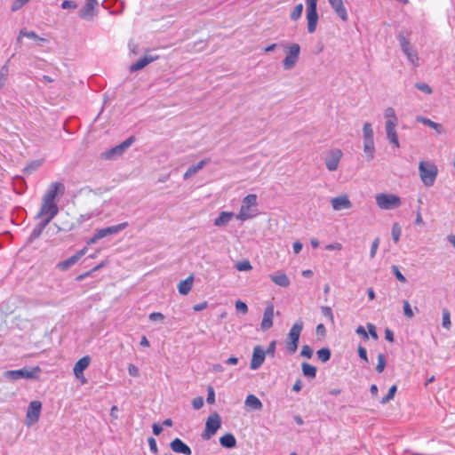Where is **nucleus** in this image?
I'll return each mask as SVG.
<instances>
[{
	"instance_id": "obj_47",
	"label": "nucleus",
	"mask_w": 455,
	"mask_h": 455,
	"mask_svg": "<svg viewBox=\"0 0 455 455\" xmlns=\"http://www.w3.org/2000/svg\"><path fill=\"white\" fill-rule=\"evenodd\" d=\"M403 314L407 318H412L414 316L413 311L408 300L403 301Z\"/></svg>"
},
{
	"instance_id": "obj_21",
	"label": "nucleus",
	"mask_w": 455,
	"mask_h": 455,
	"mask_svg": "<svg viewBox=\"0 0 455 455\" xmlns=\"http://www.w3.org/2000/svg\"><path fill=\"white\" fill-rule=\"evenodd\" d=\"M90 363H91V357L89 355H85V356L82 357L76 363V364L73 368L74 375L76 376V378L84 379V371L90 365ZM84 381H85V379H83V382H84Z\"/></svg>"
},
{
	"instance_id": "obj_27",
	"label": "nucleus",
	"mask_w": 455,
	"mask_h": 455,
	"mask_svg": "<svg viewBox=\"0 0 455 455\" xmlns=\"http://www.w3.org/2000/svg\"><path fill=\"white\" fill-rule=\"evenodd\" d=\"M416 121L434 129L438 134H442L444 132L443 126L441 124L435 123L430 120L429 118L419 116L416 117Z\"/></svg>"
},
{
	"instance_id": "obj_40",
	"label": "nucleus",
	"mask_w": 455,
	"mask_h": 455,
	"mask_svg": "<svg viewBox=\"0 0 455 455\" xmlns=\"http://www.w3.org/2000/svg\"><path fill=\"white\" fill-rule=\"evenodd\" d=\"M316 355L321 362L326 363L331 358V350L328 347H323L316 352Z\"/></svg>"
},
{
	"instance_id": "obj_63",
	"label": "nucleus",
	"mask_w": 455,
	"mask_h": 455,
	"mask_svg": "<svg viewBox=\"0 0 455 455\" xmlns=\"http://www.w3.org/2000/svg\"><path fill=\"white\" fill-rule=\"evenodd\" d=\"M355 332H356L358 335L362 336V337H363V339H368V338H369L368 333L366 332V331H365L364 327H363V326H362V325H360V326H358V327L356 328Z\"/></svg>"
},
{
	"instance_id": "obj_35",
	"label": "nucleus",
	"mask_w": 455,
	"mask_h": 455,
	"mask_svg": "<svg viewBox=\"0 0 455 455\" xmlns=\"http://www.w3.org/2000/svg\"><path fill=\"white\" fill-rule=\"evenodd\" d=\"M78 260H79V259L77 258V256L76 254H74L73 256L69 257L68 259L59 262L57 264V267L61 271H67L69 267H71L73 265H75Z\"/></svg>"
},
{
	"instance_id": "obj_64",
	"label": "nucleus",
	"mask_w": 455,
	"mask_h": 455,
	"mask_svg": "<svg viewBox=\"0 0 455 455\" xmlns=\"http://www.w3.org/2000/svg\"><path fill=\"white\" fill-rule=\"evenodd\" d=\"M367 328H368V331H369L370 335H371L374 339H378V334H377V332H376V328H375V326H374L372 323H368V324H367Z\"/></svg>"
},
{
	"instance_id": "obj_11",
	"label": "nucleus",
	"mask_w": 455,
	"mask_h": 455,
	"mask_svg": "<svg viewBox=\"0 0 455 455\" xmlns=\"http://www.w3.org/2000/svg\"><path fill=\"white\" fill-rule=\"evenodd\" d=\"M343 152L339 148L330 149L324 156V164L329 172H334L339 168Z\"/></svg>"
},
{
	"instance_id": "obj_18",
	"label": "nucleus",
	"mask_w": 455,
	"mask_h": 455,
	"mask_svg": "<svg viewBox=\"0 0 455 455\" xmlns=\"http://www.w3.org/2000/svg\"><path fill=\"white\" fill-rule=\"evenodd\" d=\"M64 185L60 182H52L48 189L46 190L45 194L43 196V199L56 202V197L59 193L64 192Z\"/></svg>"
},
{
	"instance_id": "obj_50",
	"label": "nucleus",
	"mask_w": 455,
	"mask_h": 455,
	"mask_svg": "<svg viewBox=\"0 0 455 455\" xmlns=\"http://www.w3.org/2000/svg\"><path fill=\"white\" fill-rule=\"evenodd\" d=\"M300 355L302 357H305V358H307V359H310L313 355V349L311 348L310 346L308 345H304L301 348V351H300Z\"/></svg>"
},
{
	"instance_id": "obj_56",
	"label": "nucleus",
	"mask_w": 455,
	"mask_h": 455,
	"mask_svg": "<svg viewBox=\"0 0 455 455\" xmlns=\"http://www.w3.org/2000/svg\"><path fill=\"white\" fill-rule=\"evenodd\" d=\"M379 239L375 238L371 243V251H370V257L371 259H373L375 257L377 250L379 248Z\"/></svg>"
},
{
	"instance_id": "obj_46",
	"label": "nucleus",
	"mask_w": 455,
	"mask_h": 455,
	"mask_svg": "<svg viewBox=\"0 0 455 455\" xmlns=\"http://www.w3.org/2000/svg\"><path fill=\"white\" fill-rule=\"evenodd\" d=\"M321 312H322L323 315L324 317H326L327 319H329L331 323L334 322L333 313L330 307H328V306L322 307Z\"/></svg>"
},
{
	"instance_id": "obj_32",
	"label": "nucleus",
	"mask_w": 455,
	"mask_h": 455,
	"mask_svg": "<svg viewBox=\"0 0 455 455\" xmlns=\"http://www.w3.org/2000/svg\"><path fill=\"white\" fill-rule=\"evenodd\" d=\"M235 216L231 212H222L215 220L214 225L217 227L226 226Z\"/></svg>"
},
{
	"instance_id": "obj_33",
	"label": "nucleus",
	"mask_w": 455,
	"mask_h": 455,
	"mask_svg": "<svg viewBox=\"0 0 455 455\" xmlns=\"http://www.w3.org/2000/svg\"><path fill=\"white\" fill-rule=\"evenodd\" d=\"M220 443L221 446H223L225 448L231 449L235 446L236 440H235V437L234 436V435L228 433V434L222 435L220 438Z\"/></svg>"
},
{
	"instance_id": "obj_51",
	"label": "nucleus",
	"mask_w": 455,
	"mask_h": 455,
	"mask_svg": "<svg viewBox=\"0 0 455 455\" xmlns=\"http://www.w3.org/2000/svg\"><path fill=\"white\" fill-rule=\"evenodd\" d=\"M29 2V0H14L11 10L12 12H17L20 8H22L25 4H27Z\"/></svg>"
},
{
	"instance_id": "obj_53",
	"label": "nucleus",
	"mask_w": 455,
	"mask_h": 455,
	"mask_svg": "<svg viewBox=\"0 0 455 455\" xmlns=\"http://www.w3.org/2000/svg\"><path fill=\"white\" fill-rule=\"evenodd\" d=\"M235 309L243 315L248 312L247 305L242 300L235 301Z\"/></svg>"
},
{
	"instance_id": "obj_24",
	"label": "nucleus",
	"mask_w": 455,
	"mask_h": 455,
	"mask_svg": "<svg viewBox=\"0 0 455 455\" xmlns=\"http://www.w3.org/2000/svg\"><path fill=\"white\" fill-rule=\"evenodd\" d=\"M170 447L172 451L176 453H180L184 455H191L192 451L188 445H187L180 438H175L170 443Z\"/></svg>"
},
{
	"instance_id": "obj_14",
	"label": "nucleus",
	"mask_w": 455,
	"mask_h": 455,
	"mask_svg": "<svg viewBox=\"0 0 455 455\" xmlns=\"http://www.w3.org/2000/svg\"><path fill=\"white\" fill-rule=\"evenodd\" d=\"M97 6V0H86L85 5L79 12V17L87 20H93L96 16Z\"/></svg>"
},
{
	"instance_id": "obj_3",
	"label": "nucleus",
	"mask_w": 455,
	"mask_h": 455,
	"mask_svg": "<svg viewBox=\"0 0 455 455\" xmlns=\"http://www.w3.org/2000/svg\"><path fill=\"white\" fill-rule=\"evenodd\" d=\"M419 174L426 187H432L437 178L438 168L431 161H420L419 164Z\"/></svg>"
},
{
	"instance_id": "obj_38",
	"label": "nucleus",
	"mask_w": 455,
	"mask_h": 455,
	"mask_svg": "<svg viewBox=\"0 0 455 455\" xmlns=\"http://www.w3.org/2000/svg\"><path fill=\"white\" fill-rule=\"evenodd\" d=\"M9 65L5 63L0 68V91L5 86L9 77Z\"/></svg>"
},
{
	"instance_id": "obj_8",
	"label": "nucleus",
	"mask_w": 455,
	"mask_h": 455,
	"mask_svg": "<svg viewBox=\"0 0 455 455\" xmlns=\"http://www.w3.org/2000/svg\"><path fill=\"white\" fill-rule=\"evenodd\" d=\"M41 372L40 367L36 366L32 368L31 370L22 368L20 370H12L7 371L4 372V375L7 379L16 380L20 379H36L39 378Z\"/></svg>"
},
{
	"instance_id": "obj_20",
	"label": "nucleus",
	"mask_w": 455,
	"mask_h": 455,
	"mask_svg": "<svg viewBox=\"0 0 455 455\" xmlns=\"http://www.w3.org/2000/svg\"><path fill=\"white\" fill-rule=\"evenodd\" d=\"M128 227V222H122L117 225L107 227L104 228L97 229L98 235H100V238H104L108 235H116Z\"/></svg>"
},
{
	"instance_id": "obj_54",
	"label": "nucleus",
	"mask_w": 455,
	"mask_h": 455,
	"mask_svg": "<svg viewBox=\"0 0 455 455\" xmlns=\"http://www.w3.org/2000/svg\"><path fill=\"white\" fill-rule=\"evenodd\" d=\"M99 215V212H88V213H85V214H82L80 215L79 219H78V222L80 223H83V222H85L91 219H92L93 217H96Z\"/></svg>"
},
{
	"instance_id": "obj_7",
	"label": "nucleus",
	"mask_w": 455,
	"mask_h": 455,
	"mask_svg": "<svg viewBox=\"0 0 455 455\" xmlns=\"http://www.w3.org/2000/svg\"><path fill=\"white\" fill-rule=\"evenodd\" d=\"M59 207L57 202L42 199V204L36 219H41L46 223H50L52 220L58 214Z\"/></svg>"
},
{
	"instance_id": "obj_30",
	"label": "nucleus",
	"mask_w": 455,
	"mask_h": 455,
	"mask_svg": "<svg viewBox=\"0 0 455 455\" xmlns=\"http://www.w3.org/2000/svg\"><path fill=\"white\" fill-rule=\"evenodd\" d=\"M384 118H385V124H393L397 125L398 124V117L396 116V112L394 108L387 107L384 110Z\"/></svg>"
},
{
	"instance_id": "obj_9",
	"label": "nucleus",
	"mask_w": 455,
	"mask_h": 455,
	"mask_svg": "<svg viewBox=\"0 0 455 455\" xmlns=\"http://www.w3.org/2000/svg\"><path fill=\"white\" fill-rule=\"evenodd\" d=\"M286 49V56L283 60V67L285 70H291L296 66L299 60L300 46L299 44L293 43L290 44Z\"/></svg>"
},
{
	"instance_id": "obj_6",
	"label": "nucleus",
	"mask_w": 455,
	"mask_h": 455,
	"mask_svg": "<svg viewBox=\"0 0 455 455\" xmlns=\"http://www.w3.org/2000/svg\"><path fill=\"white\" fill-rule=\"evenodd\" d=\"M318 0H306L307 28L309 34L316 30L319 16L317 12Z\"/></svg>"
},
{
	"instance_id": "obj_43",
	"label": "nucleus",
	"mask_w": 455,
	"mask_h": 455,
	"mask_svg": "<svg viewBox=\"0 0 455 455\" xmlns=\"http://www.w3.org/2000/svg\"><path fill=\"white\" fill-rule=\"evenodd\" d=\"M235 268L238 271H250L252 269V266L248 259H243V260L238 261L235 264Z\"/></svg>"
},
{
	"instance_id": "obj_62",
	"label": "nucleus",
	"mask_w": 455,
	"mask_h": 455,
	"mask_svg": "<svg viewBox=\"0 0 455 455\" xmlns=\"http://www.w3.org/2000/svg\"><path fill=\"white\" fill-rule=\"evenodd\" d=\"M342 249V244L339 243H330L325 246V250L327 251H340Z\"/></svg>"
},
{
	"instance_id": "obj_31",
	"label": "nucleus",
	"mask_w": 455,
	"mask_h": 455,
	"mask_svg": "<svg viewBox=\"0 0 455 455\" xmlns=\"http://www.w3.org/2000/svg\"><path fill=\"white\" fill-rule=\"evenodd\" d=\"M194 276L191 275L178 284V291L182 295H187L192 289Z\"/></svg>"
},
{
	"instance_id": "obj_28",
	"label": "nucleus",
	"mask_w": 455,
	"mask_h": 455,
	"mask_svg": "<svg viewBox=\"0 0 455 455\" xmlns=\"http://www.w3.org/2000/svg\"><path fill=\"white\" fill-rule=\"evenodd\" d=\"M244 405L253 411H260L263 407L261 401L255 395H248Z\"/></svg>"
},
{
	"instance_id": "obj_58",
	"label": "nucleus",
	"mask_w": 455,
	"mask_h": 455,
	"mask_svg": "<svg viewBox=\"0 0 455 455\" xmlns=\"http://www.w3.org/2000/svg\"><path fill=\"white\" fill-rule=\"evenodd\" d=\"M148 442L150 451L154 454H156L158 452V449H157V444H156V439L154 437H149Z\"/></svg>"
},
{
	"instance_id": "obj_19",
	"label": "nucleus",
	"mask_w": 455,
	"mask_h": 455,
	"mask_svg": "<svg viewBox=\"0 0 455 455\" xmlns=\"http://www.w3.org/2000/svg\"><path fill=\"white\" fill-rule=\"evenodd\" d=\"M328 3L341 20L347 21L348 20V13L343 0H328Z\"/></svg>"
},
{
	"instance_id": "obj_4",
	"label": "nucleus",
	"mask_w": 455,
	"mask_h": 455,
	"mask_svg": "<svg viewBox=\"0 0 455 455\" xmlns=\"http://www.w3.org/2000/svg\"><path fill=\"white\" fill-rule=\"evenodd\" d=\"M304 323L301 319L297 320L289 331L287 335L285 347L290 355L294 354L299 346V340L303 330Z\"/></svg>"
},
{
	"instance_id": "obj_26",
	"label": "nucleus",
	"mask_w": 455,
	"mask_h": 455,
	"mask_svg": "<svg viewBox=\"0 0 455 455\" xmlns=\"http://www.w3.org/2000/svg\"><path fill=\"white\" fill-rule=\"evenodd\" d=\"M210 159L205 158L201 160L198 164L191 165L187 172L184 173V180H188L194 175H196L200 170H202L207 164H209Z\"/></svg>"
},
{
	"instance_id": "obj_25",
	"label": "nucleus",
	"mask_w": 455,
	"mask_h": 455,
	"mask_svg": "<svg viewBox=\"0 0 455 455\" xmlns=\"http://www.w3.org/2000/svg\"><path fill=\"white\" fill-rule=\"evenodd\" d=\"M269 277L274 283L281 287H288L291 283V281L287 275L281 271L270 275Z\"/></svg>"
},
{
	"instance_id": "obj_60",
	"label": "nucleus",
	"mask_w": 455,
	"mask_h": 455,
	"mask_svg": "<svg viewBox=\"0 0 455 455\" xmlns=\"http://www.w3.org/2000/svg\"><path fill=\"white\" fill-rule=\"evenodd\" d=\"M150 321H163L164 319V315L159 312L151 313L148 316Z\"/></svg>"
},
{
	"instance_id": "obj_49",
	"label": "nucleus",
	"mask_w": 455,
	"mask_h": 455,
	"mask_svg": "<svg viewBox=\"0 0 455 455\" xmlns=\"http://www.w3.org/2000/svg\"><path fill=\"white\" fill-rule=\"evenodd\" d=\"M385 366H386L385 356H384V355L379 354L378 355V363H377V366H376V371L380 373V372H382L384 371Z\"/></svg>"
},
{
	"instance_id": "obj_61",
	"label": "nucleus",
	"mask_w": 455,
	"mask_h": 455,
	"mask_svg": "<svg viewBox=\"0 0 455 455\" xmlns=\"http://www.w3.org/2000/svg\"><path fill=\"white\" fill-rule=\"evenodd\" d=\"M128 372L131 376H133V377H138L140 374L139 368L132 363H130L128 365Z\"/></svg>"
},
{
	"instance_id": "obj_37",
	"label": "nucleus",
	"mask_w": 455,
	"mask_h": 455,
	"mask_svg": "<svg viewBox=\"0 0 455 455\" xmlns=\"http://www.w3.org/2000/svg\"><path fill=\"white\" fill-rule=\"evenodd\" d=\"M301 370L303 375L310 379H315L316 376V368L307 363H302Z\"/></svg>"
},
{
	"instance_id": "obj_10",
	"label": "nucleus",
	"mask_w": 455,
	"mask_h": 455,
	"mask_svg": "<svg viewBox=\"0 0 455 455\" xmlns=\"http://www.w3.org/2000/svg\"><path fill=\"white\" fill-rule=\"evenodd\" d=\"M221 426V419L218 413H213L208 417L205 423V429L202 435L203 439L208 440L216 434Z\"/></svg>"
},
{
	"instance_id": "obj_42",
	"label": "nucleus",
	"mask_w": 455,
	"mask_h": 455,
	"mask_svg": "<svg viewBox=\"0 0 455 455\" xmlns=\"http://www.w3.org/2000/svg\"><path fill=\"white\" fill-rule=\"evenodd\" d=\"M442 325L446 330H450L451 326V314L447 308L443 309Z\"/></svg>"
},
{
	"instance_id": "obj_2",
	"label": "nucleus",
	"mask_w": 455,
	"mask_h": 455,
	"mask_svg": "<svg viewBox=\"0 0 455 455\" xmlns=\"http://www.w3.org/2000/svg\"><path fill=\"white\" fill-rule=\"evenodd\" d=\"M257 199L258 197L255 194H250L243 197L240 211L235 218L238 220L245 221L256 217L258 215Z\"/></svg>"
},
{
	"instance_id": "obj_17",
	"label": "nucleus",
	"mask_w": 455,
	"mask_h": 455,
	"mask_svg": "<svg viewBox=\"0 0 455 455\" xmlns=\"http://www.w3.org/2000/svg\"><path fill=\"white\" fill-rule=\"evenodd\" d=\"M275 315V307L273 304H268L263 313V318L260 323V328L263 331H267L273 326V319Z\"/></svg>"
},
{
	"instance_id": "obj_16",
	"label": "nucleus",
	"mask_w": 455,
	"mask_h": 455,
	"mask_svg": "<svg viewBox=\"0 0 455 455\" xmlns=\"http://www.w3.org/2000/svg\"><path fill=\"white\" fill-rule=\"evenodd\" d=\"M331 204L334 211L348 210L352 208V203L346 194L331 198Z\"/></svg>"
},
{
	"instance_id": "obj_41",
	"label": "nucleus",
	"mask_w": 455,
	"mask_h": 455,
	"mask_svg": "<svg viewBox=\"0 0 455 455\" xmlns=\"http://www.w3.org/2000/svg\"><path fill=\"white\" fill-rule=\"evenodd\" d=\"M402 234V228L398 223H394L391 229L392 239L395 243H397L400 240Z\"/></svg>"
},
{
	"instance_id": "obj_23",
	"label": "nucleus",
	"mask_w": 455,
	"mask_h": 455,
	"mask_svg": "<svg viewBox=\"0 0 455 455\" xmlns=\"http://www.w3.org/2000/svg\"><path fill=\"white\" fill-rule=\"evenodd\" d=\"M157 59L158 55H145L144 57L138 60L135 63L132 64L129 68V70L131 72L139 71Z\"/></svg>"
},
{
	"instance_id": "obj_29",
	"label": "nucleus",
	"mask_w": 455,
	"mask_h": 455,
	"mask_svg": "<svg viewBox=\"0 0 455 455\" xmlns=\"http://www.w3.org/2000/svg\"><path fill=\"white\" fill-rule=\"evenodd\" d=\"M363 153L367 161H371L375 156L374 140H363Z\"/></svg>"
},
{
	"instance_id": "obj_1",
	"label": "nucleus",
	"mask_w": 455,
	"mask_h": 455,
	"mask_svg": "<svg viewBox=\"0 0 455 455\" xmlns=\"http://www.w3.org/2000/svg\"><path fill=\"white\" fill-rule=\"evenodd\" d=\"M411 30L401 29L397 34V40L399 42L403 53L406 56L407 60L413 68H418L419 63V56L417 50L411 44Z\"/></svg>"
},
{
	"instance_id": "obj_59",
	"label": "nucleus",
	"mask_w": 455,
	"mask_h": 455,
	"mask_svg": "<svg viewBox=\"0 0 455 455\" xmlns=\"http://www.w3.org/2000/svg\"><path fill=\"white\" fill-rule=\"evenodd\" d=\"M275 347H276V341L275 340H272L269 343L267 350H265L266 355H270L271 356H274L275 353Z\"/></svg>"
},
{
	"instance_id": "obj_36",
	"label": "nucleus",
	"mask_w": 455,
	"mask_h": 455,
	"mask_svg": "<svg viewBox=\"0 0 455 455\" xmlns=\"http://www.w3.org/2000/svg\"><path fill=\"white\" fill-rule=\"evenodd\" d=\"M49 223H46L43 220L33 228V230L30 233L29 240L33 241L36 238H38L41 234L43 233L44 229L47 227Z\"/></svg>"
},
{
	"instance_id": "obj_39",
	"label": "nucleus",
	"mask_w": 455,
	"mask_h": 455,
	"mask_svg": "<svg viewBox=\"0 0 455 455\" xmlns=\"http://www.w3.org/2000/svg\"><path fill=\"white\" fill-rule=\"evenodd\" d=\"M363 140H374V132H373L372 124L369 122H366L363 124Z\"/></svg>"
},
{
	"instance_id": "obj_57",
	"label": "nucleus",
	"mask_w": 455,
	"mask_h": 455,
	"mask_svg": "<svg viewBox=\"0 0 455 455\" xmlns=\"http://www.w3.org/2000/svg\"><path fill=\"white\" fill-rule=\"evenodd\" d=\"M207 391H208V394H207L206 401H207L208 403L212 404L215 402V392H214V389H213V387H209Z\"/></svg>"
},
{
	"instance_id": "obj_44",
	"label": "nucleus",
	"mask_w": 455,
	"mask_h": 455,
	"mask_svg": "<svg viewBox=\"0 0 455 455\" xmlns=\"http://www.w3.org/2000/svg\"><path fill=\"white\" fill-rule=\"evenodd\" d=\"M302 12H303V4H298L294 7L292 12H291V15H290L291 20H298L301 17Z\"/></svg>"
},
{
	"instance_id": "obj_34",
	"label": "nucleus",
	"mask_w": 455,
	"mask_h": 455,
	"mask_svg": "<svg viewBox=\"0 0 455 455\" xmlns=\"http://www.w3.org/2000/svg\"><path fill=\"white\" fill-rule=\"evenodd\" d=\"M21 37H27V38H29V39H33V40L36 41L38 44L43 43V42H46L45 38L40 37L39 36H37L36 34V32H34V31H28L26 29H21L20 31L19 36H18V41H20Z\"/></svg>"
},
{
	"instance_id": "obj_15",
	"label": "nucleus",
	"mask_w": 455,
	"mask_h": 455,
	"mask_svg": "<svg viewBox=\"0 0 455 455\" xmlns=\"http://www.w3.org/2000/svg\"><path fill=\"white\" fill-rule=\"evenodd\" d=\"M266 352L260 346H255L252 352V357L250 364L251 370L259 369L264 363Z\"/></svg>"
},
{
	"instance_id": "obj_22",
	"label": "nucleus",
	"mask_w": 455,
	"mask_h": 455,
	"mask_svg": "<svg viewBox=\"0 0 455 455\" xmlns=\"http://www.w3.org/2000/svg\"><path fill=\"white\" fill-rule=\"evenodd\" d=\"M397 125L385 124L387 139L395 148H400V141L396 131Z\"/></svg>"
},
{
	"instance_id": "obj_5",
	"label": "nucleus",
	"mask_w": 455,
	"mask_h": 455,
	"mask_svg": "<svg viewBox=\"0 0 455 455\" xmlns=\"http://www.w3.org/2000/svg\"><path fill=\"white\" fill-rule=\"evenodd\" d=\"M375 201L378 207L381 210L388 211L397 209L402 204V199L391 193H379L375 196Z\"/></svg>"
},
{
	"instance_id": "obj_55",
	"label": "nucleus",
	"mask_w": 455,
	"mask_h": 455,
	"mask_svg": "<svg viewBox=\"0 0 455 455\" xmlns=\"http://www.w3.org/2000/svg\"><path fill=\"white\" fill-rule=\"evenodd\" d=\"M192 405L195 410H199L204 406V398L202 396H197L193 399Z\"/></svg>"
},
{
	"instance_id": "obj_52",
	"label": "nucleus",
	"mask_w": 455,
	"mask_h": 455,
	"mask_svg": "<svg viewBox=\"0 0 455 455\" xmlns=\"http://www.w3.org/2000/svg\"><path fill=\"white\" fill-rule=\"evenodd\" d=\"M415 87L427 94H431L433 92L432 88L425 83H417Z\"/></svg>"
},
{
	"instance_id": "obj_45",
	"label": "nucleus",
	"mask_w": 455,
	"mask_h": 455,
	"mask_svg": "<svg viewBox=\"0 0 455 455\" xmlns=\"http://www.w3.org/2000/svg\"><path fill=\"white\" fill-rule=\"evenodd\" d=\"M397 391V387L396 385H393L389 390H388V393L387 394L386 396H384L381 400H380V403L382 404H385L387 403H388L390 400H392L395 395Z\"/></svg>"
},
{
	"instance_id": "obj_12",
	"label": "nucleus",
	"mask_w": 455,
	"mask_h": 455,
	"mask_svg": "<svg viewBox=\"0 0 455 455\" xmlns=\"http://www.w3.org/2000/svg\"><path fill=\"white\" fill-rule=\"evenodd\" d=\"M134 138L129 137L119 145L103 152L101 155L102 158L108 160L115 159L116 157L121 156L132 144Z\"/></svg>"
},
{
	"instance_id": "obj_48",
	"label": "nucleus",
	"mask_w": 455,
	"mask_h": 455,
	"mask_svg": "<svg viewBox=\"0 0 455 455\" xmlns=\"http://www.w3.org/2000/svg\"><path fill=\"white\" fill-rule=\"evenodd\" d=\"M391 269H392L393 274L395 275V276L396 277V279L398 281H400L401 283H403L407 282L405 276L401 273V271L399 270V267L397 266H395V265L392 266Z\"/></svg>"
},
{
	"instance_id": "obj_13",
	"label": "nucleus",
	"mask_w": 455,
	"mask_h": 455,
	"mask_svg": "<svg viewBox=\"0 0 455 455\" xmlns=\"http://www.w3.org/2000/svg\"><path fill=\"white\" fill-rule=\"evenodd\" d=\"M42 403L40 401H32L26 413V425L31 427L36 424L40 417Z\"/></svg>"
}]
</instances>
